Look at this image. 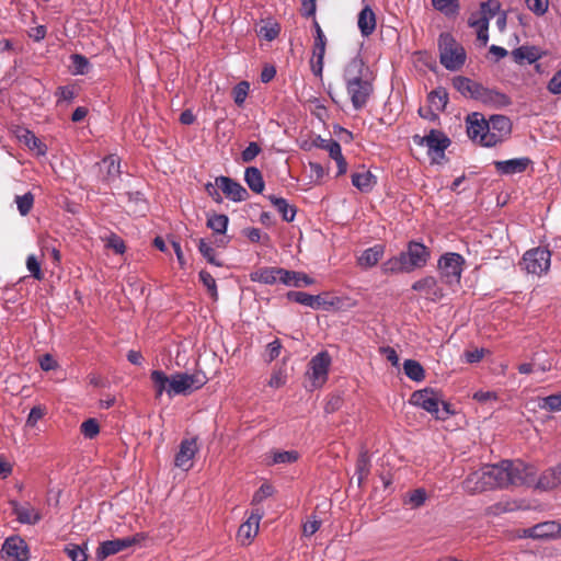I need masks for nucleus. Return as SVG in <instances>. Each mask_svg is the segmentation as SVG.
I'll list each match as a JSON object with an SVG mask.
<instances>
[{"label":"nucleus","instance_id":"1","mask_svg":"<svg viewBox=\"0 0 561 561\" xmlns=\"http://www.w3.org/2000/svg\"><path fill=\"white\" fill-rule=\"evenodd\" d=\"M535 481V468L520 460H503L499 465H489L471 472L462 482L463 489L480 493L488 489H505L531 484Z\"/></svg>","mask_w":561,"mask_h":561},{"label":"nucleus","instance_id":"2","mask_svg":"<svg viewBox=\"0 0 561 561\" xmlns=\"http://www.w3.org/2000/svg\"><path fill=\"white\" fill-rule=\"evenodd\" d=\"M343 77L354 108L364 107L374 91V77L369 67L363 58L356 56L346 65Z\"/></svg>","mask_w":561,"mask_h":561},{"label":"nucleus","instance_id":"3","mask_svg":"<svg viewBox=\"0 0 561 561\" xmlns=\"http://www.w3.org/2000/svg\"><path fill=\"white\" fill-rule=\"evenodd\" d=\"M410 403L431 413L438 421H446L456 414L455 407L438 397L432 388H420L410 398Z\"/></svg>","mask_w":561,"mask_h":561},{"label":"nucleus","instance_id":"4","mask_svg":"<svg viewBox=\"0 0 561 561\" xmlns=\"http://www.w3.org/2000/svg\"><path fill=\"white\" fill-rule=\"evenodd\" d=\"M439 60L448 70H459L466 61L463 47L449 33H443L438 38Z\"/></svg>","mask_w":561,"mask_h":561},{"label":"nucleus","instance_id":"5","mask_svg":"<svg viewBox=\"0 0 561 561\" xmlns=\"http://www.w3.org/2000/svg\"><path fill=\"white\" fill-rule=\"evenodd\" d=\"M216 187L220 188L226 197L232 199L233 202H242L248 197L247 190L240 183L228 176H218L215 180V185L211 183L206 185V191L214 198V201L221 202V196Z\"/></svg>","mask_w":561,"mask_h":561},{"label":"nucleus","instance_id":"6","mask_svg":"<svg viewBox=\"0 0 561 561\" xmlns=\"http://www.w3.org/2000/svg\"><path fill=\"white\" fill-rule=\"evenodd\" d=\"M486 124L488 129L481 138V145L484 147H492L502 142L512 131V123L504 115H492Z\"/></svg>","mask_w":561,"mask_h":561},{"label":"nucleus","instance_id":"7","mask_svg":"<svg viewBox=\"0 0 561 561\" xmlns=\"http://www.w3.org/2000/svg\"><path fill=\"white\" fill-rule=\"evenodd\" d=\"M465 264L463 257L458 253H446L438 260V270L440 278L447 285H455L460 283L462 266Z\"/></svg>","mask_w":561,"mask_h":561},{"label":"nucleus","instance_id":"8","mask_svg":"<svg viewBox=\"0 0 561 561\" xmlns=\"http://www.w3.org/2000/svg\"><path fill=\"white\" fill-rule=\"evenodd\" d=\"M550 257V251L539 247L526 251L519 265L527 273L540 276L549 270Z\"/></svg>","mask_w":561,"mask_h":561},{"label":"nucleus","instance_id":"9","mask_svg":"<svg viewBox=\"0 0 561 561\" xmlns=\"http://www.w3.org/2000/svg\"><path fill=\"white\" fill-rule=\"evenodd\" d=\"M144 539L141 534H136L131 537L116 538L113 540L103 541L96 549V559L102 561L112 554H116Z\"/></svg>","mask_w":561,"mask_h":561},{"label":"nucleus","instance_id":"10","mask_svg":"<svg viewBox=\"0 0 561 561\" xmlns=\"http://www.w3.org/2000/svg\"><path fill=\"white\" fill-rule=\"evenodd\" d=\"M1 558L3 561H27L30 549L26 541L19 536L7 538L2 546Z\"/></svg>","mask_w":561,"mask_h":561},{"label":"nucleus","instance_id":"11","mask_svg":"<svg viewBox=\"0 0 561 561\" xmlns=\"http://www.w3.org/2000/svg\"><path fill=\"white\" fill-rule=\"evenodd\" d=\"M151 380L156 386H193L195 383L203 386L205 383V381L199 379L198 375L178 373L168 377L160 370H153L151 373Z\"/></svg>","mask_w":561,"mask_h":561},{"label":"nucleus","instance_id":"12","mask_svg":"<svg viewBox=\"0 0 561 561\" xmlns=\"http://www.w3.org/2000/svg\"><path fill=\"white\" fill-rule=\"evenodd\" d=\"M413 141L420 146H426L428 153H435L439 157L444 156L445 149L450 145L449 138L439 130L432 129L426 136L415 135Z\"/></svg>","mask_w":561,"mask_h":561},{"label":"nucleus","instance_id":"13","mask_svg":"<svg viewBox=\"0 0 561 561\" xmlns=\"http://www.w3.org/2000/svg\"><path fill=\"white\" fill-rule=\"evenodd\" d=\"M401 253L405 256V264L410 272L425 266L431 254L423 243L415 241H410L407 251Z\"/></svg>","mask_w":561,"mask_h":561},{"label":"nucleus","instance_id":"14","mask_svg":"<svg viewBox=\"0 0 561 561\" xmlns=\"http://www.w3.org/2000/svg\"><path fill=\"white\" fill-rule=\"evenodd\" d=\"M198 451L197 438H184L181 444L179 451L174 458V465L185 471L190 470L193 466V458Z\"/></svg>","mask_w":561,"mask_h":561},{"label":"nucleus","instance_id":"15","mask_svg":"<svg viewBox=\"0 0 561 561\" xmlns=\"http://www.w3.org/2000/svg\"><path fill=\"white\" fill-rule=\"evenodd\" d=\"M412 289L422 293L426 299L438 301L444 297L443 288L438 286L437 279L433 276H425L412 285Z\"/></svg>","mask_w":561,"mask_h":561},{"label":"nucleus","instance_id":"16","mask_svg":"<svg viewBox=\"0 0 561 561\" xmlns=\"http://www.w3.org/2000/svg\"><path fill=\"white\" fill-rule=\"evenodd\" d=\"M10 505L16 519L22 524L35 525L42 519L41 512L28 503L21 505L16 501H10Z\"/></svg>","mask_w":561,"mask_h":561},{"label":"nucleus","instance_id":"17","mask_svg":"<svg viewBox=\"0 0 561 561\" xmlns=\"http://www.w3.org/2000/svg\"><path fill=\"white\" fill-rule=\"evenodd\" d=\"M479 102L484 104L485 106L493 108H501L511 105L512 101L510 96L505 93H502L494 89L485 88L484 85L481 89Z\"/></svg>","mask_w":561,"mask_h":561},{"label":"nucleus","instance_id":"18","mask_svg":"<svg viewBox=\"0 0 561 561\" xmlns=\"http://www.w3.org/2000/svg\"><path fill=\"white\" fill-rule=\"evenodd\" d=\"M453 87L465 98L478 101L482 84L470 78L457 76L453 79Z\"/></svg>","mask_w":561,"mask_h":561},{"label":"nucleus","instance_id":"19","mask_svg":"<svg viewBox=\"0 0 561 561\" xmlns=\"http://www.w3.org/2000/svg\"><path fill=\"white\" fill-rule=\"evenodd\" d=\"M493 163L497 173L502 175H512L523 173L529 167L531 160L527 157H523L505 161H494Z\"/></svg>","mask_w":561,"mask_h":561},{"label":"nucleus","instance_id":"20","mask_svg":"<svg viewBox=\"0 0 561 561\" xmlns=\"http://www.w3.org/2000/svg\"><path fill=\"white\" fill-rule=\"evenodd\" d=\"M561 484V461L552 466L539 476L537 488L540 490H553Z\"/></svg>","mask_w":561,"mask_h":561},{"label":"nucleus","instance_id":"21","mask_svg":"<svg viewBox=\"0 0 561 561\" xmlns=\"http://www.w3.org/2000/svg\"><path fill=\"white\" fill-rule=\"evenodd\" d=\"M331 357L328 352H321L309 363L311 376L316 381L325 382Z\"/></svg>","mask_w":561,"mask_h":561},{"label":"nucleus","instance_id":"22","mask_svg":"<svg viewBox=\"0 0 561 561\" xmlns=\"http://www.w3.org/2000/svg\"><path fill=\"white\" fill-rule=\"evenodd\" d=\"M283 276H288V274L287 270L282 267H262L250 274L251 280L268 285H272L277 280L282 283Z\"/></svg>","mask_w":561,"mask_h":561},{"label":"nucleus","instance_id":"23","mask_svg":"<svg viewBox=\"0 0 561 561\" xmlns=\"http://www.w3.org/2000/svg\"><path fill=\"white\" fill-rule=\"evenodd\" d=\"M488 129L486 121L479 113H473L467 118V134L473 141L481 144V138Z\"/></svg>","mask_w":561,"mask_h":561},{"label":"nucleus","instance_id":"24","mask_svg":"<svg viewBox=\"0 0 561 561\" xmlns=\"http://www.w3.org/2000/svg\"><path fill=\"white\" fill-rule=\"evenodd\" d=\"M98 167L100 178L105 183H111L121 174L119 162L113 156L104 158L100 163H98Z\"/></svg>","mask_w":561,"mask_h":561},{"label":"nucleus","instance_id":"25","mask_svg":"<svg viewBox=\"0 0 561 561\" xmlns=\"http://www.w3.org/2000/svg\"><path fill=\"white\" fill-rule=\"evenodd\" d=\"M534 528L535 539L549 540L561 536V524L554 520L536 524Z\"/></svg>","mask_w":561,"mask_h":561},{"label":"nucleus","instance_id":"26","mask_svg":"<svg viewBox=\"0 0 561 561\" xmlns=\"http://www.w3.org/2000/svg\"><path fill=\"white\" fill-rule=\"evenodd\" d=\"M357 25L360 34L365 37L371 35L376 30V14L369 5H366L358 13Z\"/></svg>","mask_w":561,"mask_h":561},{"label":"nucleus","instance_id":"27","mask_svg":"<svg viewBox=\"0 0 561 561\" xmlns=\"http://www.w3.org/2000/svg\"><path fill=\"white\" fill-rule=\"evenodd\" d=\"M511 55L515 62L522 65L525 61L533 64L539 60L542 57L543 51H541L540 48L536 46H520L514 49Z\"/></svg>","mask_w":561,"mask_h":561},{"label":"nucleus","instance_id":"28","mask_svg":"<svg viewBox=\"0 0 561 561\" xmlns=\"http://www.w3.org/2000/svg\"><path fill=\"white\" fill-rule=\"evenodd\" d=\"M383 253L385 247L382 244H376L369 249H366L357 260L358 265L364 268L373 267L383 256Z\"/></svg>","mask_w":561,"mask_h":561},{"label":"nucleus","instance_id":"29","mask_svg":"<svg viewBox=\"0 0 561 561\" xmlns=\"http://www.w3.org/2000/svg\"><path fill=\"white\" fill-rule=\"evenodd\" d=\"M286 297L290 301H295L312 309H319L323 304L321 296H313L304 291H288Z\"/></svg>","mask_w":561,"mask_h":561},{"label":"nucleus","instance_id":"30","mask_svg":"<svg viewBox=\"0 0 561 561\" xmlns=\"http://www.w3.org/2000/svg\"><path fill=\"white\" fill-rule=\"evenodd\" d=\"M370 457L367 450H362L356 460L355 474L357 477V484L362 486L370 473Z\"/></svg>","mask_w":561,"mask_h":561},{"label":"nucleus","instance_id":"31","mask_svg":"<svg viewBox=\"0 0 561 561\" xmlns=\"http://www.w3.org/2000/svg\"><path fill=\"white\" fill-rule=\"evenodd\" d=\"M261 515L251 514L247 522L241 524L238 530V537L241 540H250L252 539L259 531Z\"/></svg>","mask_w":561,"mask_h":561},{"label":"nucleus","instance_id":"32","mask_svg":"<svg viewBox=\"0 0 561 561\" xmlns=\"http://www.w3.org/2000/svg\"><path fill=\"white\" fill-rule=\"evenodd\" d=\"M244 181L254 193H262L264 190V180L261 171L255 167H249L244 172Z\"/></svg>","mask_w":561,"mask_h":561},{"label":"nucleus","instance_id":"33","mask_svg":"<svg viewBox=\"0 0 561 561\" xmlns=\"http://www.w3.org/2000/svg\"><path fill=\"white\" fill-rule=\"evenodd\" d=\"M267 198L285 221L290 222L294 220L296 215L295 206L289 205L285 198L276 197L275 195H270Z\"/></svg>","mask_w":561,"mask_h":561},{"label":"nucleus","instance_id":"34","mask_svg":"<svg viewBox=\"0 0 561 561\" xmlns=\"http://www.w3.org/2000/svg\"><path fill=\"white\" fill-rule=\"evenodd\" d=\"M288 276L282 277V283L287 286H294V287H302V286H309L314 283V280L309 277L307 274L302 272H295V271H288Z\"/></svg>","mask_w":561,"mask_h":561},{"label":"nucleus","instance_id":"35","mask_svg":"<svg viewBox=\"0 0 561 561\" xmlns=\"http://www.w3.org/2000/svg\"><path fill=\"white\" fill-rule=\"evenodd\" d=\"M404 374L414 382H422L425 377L423 366L414 359H405L403 363Z\"/></svg>","mask_w":561,"mask_h":561},{"label":"nucleus","instance_id":"36","mask_svg":"<svg viewBox=\"0 0 561 561\" xmlns=\"http://www.w3.org/2000/svg\"><path fill=\"white\" fill-rule=\"evenodd\" d=\"M427 100L431 107L438 112H443L448 103V93L445 88L439 87L428 94Z\"/></svg>","mask_w":561,"mask_h":561},{"label":"nucleus","instance_id":"37","mask_svg":"<svg viewBox=\"0 0 561 561\" xmlns=\"http://www.w3.org/2000/svg\"><path fill=\"white\" fill-rule=\"evenodd\" d=\"M352 183L359 191L369 192L374 187L376 180L369 171H365L362 173H354L352 175Z\"/></svg>","mask_w":561,"mask_h":561},{"label":"nucleus","instance_id":"38","mask_svg":"<svg viewBox=\"0 0 561 561\" xmlns=\"http://www.w3.org/2000/svg\"><path fill=\"white\" fill-rule=\"evenodd\" d=\"M382 271L385 273H410L407 264L405 256L400 253L398 256H393L382 264Z\"/></svg>","mask_w":561,"mask_h":561},{"label":"nucleus","instance_id":"39","mask_svg":"<svg viewBox=\"0 0 561 561\" xmlns=\"http://www.w3.org/2000/svg\"><path fill=\"white\" fill-rule=\"evenodd\" d=\"M469 25L471 27L477 28V38L481 42L483 46L488 44L489 41V18L481 16L480 19L473 20L472 18L469 19Z\"/></svg>","mask_w":561,"mask_h":561},{"label":"nucleus","instance_id":"40","mask_svg":"<svg viewBox=\"0 0 561 561\" xmlns=\"http://www.w3.org/2000/svg\"><path fill=\"white\" fill-rule=\"evenodd\" d=\"M432 5L446 16H454L459 12V0H432Z\"/></svg>","mask_w":561,"mask_h":561},{"label":"nucleus","instance_id":"41","mask_svg":"<svg viewBox=\"0 0 561 561\" xmlns=\"http://www.w3.org/2000/svg\"><path fill=\"white\" fill-rule=\"evenodd\" d=\"M19 137L31 150H37L38 154L46 153V146L34 135V133L25 129Z\"/></svg>","mask_w":561,"mask_h":561},{"label":"nucleus","instance_id":"42","mask_svg":"<svg viewBox=\"0 0 561 561\" xmlns=\"http://www.w3.org/2000/svg\"><path fill=\"white\" fill-rule=\"evenodd\" d=\"M313 27L316 31L314 44H313V57H320L325 54L327 38L322 32V28L317 20H313Z\"/></svg>","mask_w":561,"mask_h":561},{"label":"nucleus","instance_id":"43","mask_svg":"<svg viewBox=\"0 0 561 561\" xmlns=\"http://www.w3.org/2000/svg\"><path fill=\"white\" fill-rule=\"evenodd\" d=\"M71 59V72L73 75H85L89 72L91 67L90 61L87 57L80 54H72Z\"/></svg>","mask_w":561,"mask_h":561},{"label":"nucleus","instance_id":"44","mask_svg":"<svg viewBox=\"0 0 561 561\" xmlns=\"http://www.w3.org/2000/svg\"><path fill=\"white\" fill-rule=\"evenodd\" d=\"M229 222L228 216L224 214H214L207 219V227L210 228L215 233H225Z\"/></svg>","mask_w":561,"mask_h":561},{"label":"nucleus","instance_id":"45","mask_svg":"<svg viewBox=\"0 0 561 561\" xmlns=\"http://www.w3.org/2000/svg\"><path fill=\"white\" fill-rule=\"evenodd\" d=\"M314 146L328 151L332 159L336 156H340V152H341L340 144L332 138L324 139V138L318 137V139L314 140Z\"/></svg>","mask_w":561,"mask_h":561},{"label":"nucleus","instance_id":"46","mask_svg":"<svg viewBox=\"0 0 561 561\" xmlns=\"http://www.w3.org/2000/svg\"><path fill=\"white\" fill-rule=\"evenodd\" d=\"M15 203L18 205V209L22 216H26L34 204V196L31 192L25 193L24 195H18L15 197Z\"/></svg>","mask_w":561,"mask_h":561},{"label":"nucleus","instance_id":"47","mask_svg":"<svg viewBox=\"0 0 561 561\" xmlns=\"http://www.w3.org/2000/svg\"><path fill=\"white\" fill-rule=\"evenodd\" d=\"M427 499V494L424 489L413 490L408 499L404 500L405 505H410L412 508H417L422 506Z\"/></svg>","mask_w":561,"mask_h":561},{"label":"nucleus","instance_id":"48","mask_svg":"<svg viewBox=\"0 0 561 561\" xmlns=\"http://www.w3.org/2000/svg\"><path fill=\"white\" fill-rule=\"evenodd\" d=\"M81 434L89 439L94 438L100 433V425L95 419H88L80 425Z\"/></svg>","mask_w":561,"mask_h":561},{"label":"nucleus","instance_id":"49","mask_svg":"<svg viewBox=\"0 0 561 561\" xmlns=\"http://www.w3.org/2000/svg\"><path fill=\"white\" fill-rule=\"evenodd\" d=\"M65 553L72 561H87L88 560V554L85 552V549L76 543H68L65 547Z\"/></svg>","mask_w":561,"mask_h":561},{"label":"nucleus","instance_id":"50","mask_svg":"<svg viewBox=\"0 0 561 561\" xmlns=\"http://www.w3.org/2000/svg\"><path fill=\"white\" fill-rule=\"evenodd\" d=\"M250 85L247 81L239 82L232 90L233 101L238 106H241L248 94H249Z\"/></svg>","mask_w":561,"mask_h":561},{"label":"nucleus","instance_id":"51","mask_svg":"<svg viewBox=\"0 0 561 561\" xmlns=\"http://www.w3.org/2000/svg\"><path fill=\"white\" fill-rule=\"evenodd\" d=\"M299 454L296 450H284L273 453V463H291L297 461Z\"/></svg>","mask_w":561,"mask_h":561},{"label":"nucleus","instance_id":"52","mask_svg":"<svg viewBox=\"0 0 561 561\" xmlns=\"http://www.w3.org/2000/svg\"><path fill=\"white\" fill-rule=\"evenodd\" d=\"M105 247L112 249L116 254H123L126 250L124 240L115 233H111L105 239Z\"/></svg>","mask_w":561,"mask_h":561},{"label":"nucleus","instance_id":"53","mask_svg":"<svg viewBox=\"0 0 561 561\" xmlns=\"http://www.w3.org/2000/svg\"><path fill=\"white\" fill-rule=\"evenodd\" d=\"M199 279L204 284V286L208 289L210 296L216 300L218 293H217V285L215 278L211 276V274L207 271H201L199 272Z\"/></svg>","mask_w":561,"mask_h":561},{"label":"nucleus","instance_id":"54","mask_svg":"<svg viewBox=\"0 0 561 561\" xmlns=\"http://www.w3.org/2000/svg\"><path fill=\"white\" fill-rule=\"evenodd\" d=\"M26 267L35 279H37V280L43 279L44 274L41 270V264L34 254H31L27 256Z\"/></svg>","mask_w":561,"mask_h":561},{"label":"nucleus","instance_id":"55","mask_svg":"<svg viewBox=\"0 0 561 561\" xmlns=\"http://www.w3.org/2000/svg\"><path fill=\"white\" fill-rule=\"evenodd\" d=\"M527 8L536 15H543L549 7V0H525Z\"/></svg>","mask_w":561,"mask_h":561},{"label":"nucleus","instance_id":"56","mask_svg":"<svg viewBox=\"0 0 561 561\" xmlns=\"http://www.w3.org/2000/svg\"><path fill=\"white\" fill-rule=\"evenodd\" d=\"M194 388H157L156 398L159 399L165 391L169 399L178 394L190 396L193 392Z\"/></svg>","mask_w":561,"mask_h":561},{"label":"nucleus","instance_id":"57","mask_svg":"<svg viewBox=\"0 0 561 561\" xmlns=\"http://www.w3.org/2000/svg\"><path fill=\"white\" fill-rule=\"evenodd\" d=\"M501 4L497 0H488L481 3L482 16L493 18L500 11Z\"/></svg>","mask_w":561,"mask_h":561},{"label":"nucleus","instance_id":"58","mask_svg":"<svg viewBox=\"0 0 561 561\" xmlns=\"http://www.w3.org/2000/svg\"><path fill=\"white\" fill-rule=\"evenodd\" d=\"M261 147L257 142H250L249 146L242 151L241 158L243 162H251L261 152Z\"/></svg>","mask_w":561,"mask_h":561},{"label":"nucleus","instance_id":"59","mask_svg":"<svg viewBox=\"0 0 561 561\" xmlns=\"http://www.w3.org/2000/svg\"><path fill=\"white\" fill-rule=\"evenodd\" d=\"M542 408L548 409L552 412H558L561 410V392L558 394H551L543 399Z\"/></svg>","mask_w":561,"mask_h":561},{"label":"nucleus","instance_id":"60","mask_svg":"<svg viewBox=\"0 0 561 561\" xmlns=\"http://www.w3.org/2000/svg\"><path fill=\"white\" fill-rule=\"evenodd\" d=\"M56 96L58 98V102H71L76 98V91L73 87H59L56 91Z\"/></svg>","mask_w":561,"mask_h":561},{"label":"nucleus","instance_id":"61","mask_svg":"<svg viewBox=\"0 0 561 561\" xmlns=\"http://www.w3.org/2000/svg\"><path fill=\"white\" fill-rule=\"evenodd\" d=\"M547 90L554 95H561V69L558 70L547 84Z\"/></svg>","mask_w":561,"mask_h":561},{"label":"nucleus","instance_id":"62","mask_svg":"<svg viewBox=\"0 0 561 561\" xmlns=\"http://www.w3.org/2000/svg\"><path fill=\"white\" fill-rule=\"evenodd\" d=\"M279 30L276 25H263L260 27L257 34L260 37L271 42L277 37Z\"/></svg>","mask_w":561,"mask_h":561},{"label":"nucleus","instance_id":"63","mask_svg":"<svg viewBox=\"0 0 561 561\" xmlns=\"http://www.w3.org/2000/svg\"><path fill=\"white\" fill-rule=\"evenodd\" d=\"M45 415V408L37 405L31 409L26 420L27 426H35L36 423Z\"/></svg>","mask_w":561,"mask_h":561},{"label":"nucleus","instance_id":"64","mask_svg":"<svg viewBox=\"0 0 561 561\" xmlns=\"http://www.w3.org/2000/svg\"><path fill=\"white\" fill-rule=\"evenodd\" d=\"M280 351H282V344H280V341L278 339H276L273 342L268 343L267 347H266L267 360L272 362V360L276 359L279 356Z\"/></svg>","mask_w":561,"mask_h":561}]
</instances>
